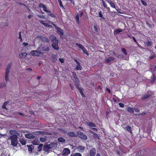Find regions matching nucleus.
Returning <instances> with one entry per match:
<instances>
[{
    "instance_id": "2",
    "label": "nucleus",
    "mask_w": 156,
    "mask_h": 156,
    "mask_svg": "<svg viewBox=\"0 0 156 156\" xmlns=\"http://www.w3.org/2000/svg\"><path fill=\"white\" fill-rule=\"evenodd\" d=\"M50 38L53 42V44H51L52 47L55 50H58L59 49V47L58 45V41L57 39L54 35L51 36Z\"/></svg>"
},
{
    "instance_id": "16",
    "label": "nucleus",
    "mask_w": 156,
    "mask_h": 156,
    "mask_svg": "<svg viewBox=\"0 0 156 156\" xmlns=\"http://www.w3.org/2000/svg\"><path fill=\"white\" fill-rule=\"evenodd\" d=\"M87 125L90 127H95L96 125L95 124L91 122H87Z\"/></svg>"
},
{
    "instance_id": "25",
    "label": "nucleus",
    "mask_w": 156,
    "mask_h": 156,
    "mask_svg": "<svg viewBox=\"0 0 156 156\" xmlns=\"http://www.w3.org/2000/svg\"><path fill=\"white\" fill-rule=\"evenodd\" d=\"M20 141L22 145H25L26 144L25 140L23 138H20Z\"/></svg>"
},
{
    "instance_id": "56",
    "label": "nucleus",
    "mask_w": 156,
    "mask_h": 156,
    "mask_svg": "<svg viewBox=\"0 0 156 156\" xmlns=\"http://www.w3.org/2000/svg\"><path fill=\"white\" fill-rule=\"evenodd\" d=\"M59 60L61 63H63L64 62V59L63 58H59Z\"/></svg>"
},
{
    "instance_id": "31",
    "label": "nucleus",
    "mask_w": 156,
    "mask_h": 156,
    "mask_svg": "<svg viewBox=\"0 0 156 156\" xmlns=\"http://www.w3.org/2000/svg\"><path fill=\"white\" fill-rule=\"evenodd\" d=\"M43 10L46 12L50 13L51 11L50 10H48L47 9V8L46 5H45L43 7Z\"/></svg>"
},
{
    "instance_id": "51",
    "label": "nucleus",
    "mask_w": 156,
    "mask_h": 156,
    "mask_svg": "<svg viewBox=\"0 0 156 156\" xmlns=\"http://www.w3.org/2000/svg\"><path fill=\"white\" fill-rule=\"evenodd\" d=\"M73 75V76L75 78V79H77V76L76 75V74L74 72H72Z\"/></svg>"
},
{
    "instance_id": "21",
    "label": "nucleus",
    "mask_w": 156,
    "mask_h": 156,
    "mask_svg": "<svg viewBox=\"0 0 156 156\" xmlns=\"http://www.w3.org/2000/svg\"><path fill=\"white\" fill-rule=\"evenodd\" d=\"M122 31V30L121 29H117L115 30L114 32V34H117L119 33Z\"/></svg>"
},
{
    "instance_id": "39",
    "label": "nucleus",
    "mask_w": 156,
    "mask_h": 156,
    "mask_svg": "<svg viewBox=\"0 0 156 156\" xmlns=\"http://www.w3.org/2000/svg\"><path fill=\"white\" fill-rule=\"evenodd\" d=\"M142 4L144 6H146L147 5V3L145 2L144 0H140Z\"/></svg>"
},
{
    "instance_id": "11",
    "label": "nucleus",
    "mask_w": 156,
    "mask_h": 156,
    "mask_svg": "<svg viewBox=\"0 0 156 156\" xmlns=\"http://www.w3.org/2000/svg\"><path fill=\"white\" fill-rule=\"evenodd\" d=\"M40 37V40L43 41L47 43L48 42L49 40L48 37L43 36H41Z\"/></svg>"
},
{
    "instance_id": "34",
    "label": "nucleus",
    "mask_w": 156,
    "mask_h": 156,
    "mask_svg": "<svg viewBox=\"0 0 156 156\" xmlns=\"http://www.w3.org/2000/svg\"><path fill=\"white\" fill-rule=\"evenodd\" d=\"M126 129L129 132L132 133V132L131 129V127L129 126H127L126 127Z\"/></svg>"
},
{
    "instance_id": "44",
    "label": "nucleus",
    "mask_w": 156,
    "mask_h": 156,
    "mask_svg": "<svg viewBox=\"0 0 156 156\" xmlns=\"http://www.w3.org/2000/svg\"><path fill=\"white\" fill-rule=\"evenodd\" d=\"M59 130L61 131L62 133L64 134H66L68 133H67V131H66V130L65 129H59Z\"/></svg>"
},
{
    "instance_id": "41",
    "label": "nucleus",
    "mask_w": 156,
    "mask_h": 156,
    "mask_svg": "<svg viewBox=\"0 0 156 156\" xmlns=\"http://www.w3.org/2000/svg\"><path fill=\"white\" fill-rule=\"evenodd\" d=\"M39 141L34 140L32 142V144L34 145H37L39 144Z\"/></svg>"
},
{
    "instance_id": "3",
    "label": "nucleus",
    "mask_w": 156,
    "mask_h": 156,
    "mask_svg": "<svg viewBox=\"0 0 156 156\" xmlns=\"http://www.w3.org/2000/svg\"><path fill=\"white\" fill-rule=\"evenodd\" d=\"M77 135L79 138L82 140H86L87 139V136L83 133L80 131H79L77 132Z\"/></svg>"
},
{
    "instance_id": "60",
    "label": "nucleus",
    "mask_w": 156,
    "mask_h": 156,
    "mask_svg": "<svg viewBox=\"0 0 156 156\" xmlns=\"http://www.w3.org/2000/svg\"><path fill=\"white\" fill-rule=\"evenodd\" d=\"M44 5L42 3H40L39 5V7L40 8H43V7L44 6Z\"/></svg>"
},
{
    "instance_id": "15",
    "label": "nucleus",
    "mask_w": 156,
    "mask_h": 156,
    "mask_svg": "<svg viewBox=\"0 0 156 156\" xmlns=\"http://www.w3.org/2000/svg\"><path fill=\"white\" fill-rule=\"evenodd\" d=\"M27 147L28 148L29 151L30 153H32L33 151V148L34 147L32 145H27Z\"/></svg>"
},
{
    "instance_id": "24",
    "label": "nucleus",
    "mask_w": 156,
    "mask_h": 156,
    "mask_svg": "<svg viewBox=\"0 0 156 156\" xmlns=\"http://www.w3.org/2000/svg\"><path fill=\"white\" fill-rule=\"evenodd\" d=\"M108 2L110 4L111 6L114 8H115V4L111 1H108Z\"/></svg>"
},
{
    "instance_id": "30",
    "label": "nucleus",
    "mask_w": 156,
    "mask_h": 156,
    "mask_svg": "<svg viewBox=\"0 0 156 156\" xmlns=\"http://www.w3.org/2000/svg\"><path fill=\"white\" fill-rule=\"evenodd\" d=\"M98 26L97 25H94V31H95V33H97L98 32Z\"/></svg>"
},
{
    "instance_id": "22",
    "label": "nucleus",
    "mask_w": 156,
    "mask_h": 156,
    "mask_svg": "<svg viewBox=\"0 0 156 156\" xmlns=\"http://www.w3.org/2000/svg\"><path fill=\"white\" fill-rule=\"evenodd\" d=\"M58 141L60 142L64 143L66 141L65 139L62 137H59L58 138Z\"/></svg>"
},
{
    "instance_id": "18",
    "label": "nucleus",
    "mask_w": 156,
    "mask_h": 156,
    "mask_svg": "<svg viewBox=\"0 0 156 156\" xmlns=\"http://www.w3.org/2000/svg\"><path fill=\"white\" fill-rule=\"evenodd\" d=\"M52 60L53 62H55L57 61V55H52Z\"/></svg>"
},
{
    "instance_id": "42",
    "label": "nucleus",
    "mask_w": 156,
    "mask_h": 156,
    "mask_svg": "<svg viewBox=\"0 0 156 156\" xmlns=\"http://www.w3.org/2000/svg\"><path fill=\"white\" fill-rule=\"evenodd\" d=\"M156 79V76L155 77H153L151 78V82L152 83H153L155 81Z\"/></svg>"
},
{
    "instance_id": "1",
    "label": "nucleus",
    "mask_w": 156,
    "mask_h": 156,
    "mask_svg": "<svg viewBox=\"0 0 156 156\" xmlns=\"http://www.w3.org/2000/svg\"><path fill=\"white\" fill-rule=\"evenodd\" d=\"M9 133L11 136L9 137V139L11 140V144L14 147L17 146L18 144L17 139L18 136H19L20 133L16 130H10Z\"/></svg>"
},
{
    "instance_id": "55",
    "label": "nucleus",
    "mask_w": 156,
    "mask_h": 156,
    "mask_svg": "<svg viewBox=\"0 0 156 156\" xmlns=\"http://www.w3.org/2000/svg\"><path fill=\"white\" fill-rule=\"evenodd\" d=\"M102 3L103 5L105 8H107V5L106 4V3H105V2L103 0H102Z\"/></svg>"
},
{
    "instance_id": "20",
    "label": "nucleus",
    "mask_w": 156,
    "mask_h": 156,
    "mask_svg": "<svg viewBox=\"0 0 156 156\" xmlns=\"http://www.w3.org/2000/svg\"><path fill=\"white\" fill-rule=\"evenodd\" d=\"M77 149L80 151H83L85 150V147H84L80 145L77 146Z\"/></svg>"
},
{
    "instance_id": "58",
    "label": "nucleus",
    "mask_w": 156,
    "mask_h": 156,
    "mask_svg": "<svg viewBox=\"0 0 156 156\" xmlns=\"http://www.w3.org/2000/svg\"><path fill=\"white\" fill-rule=\"evenodd\" d=\"M146 24L150 28H151V25L150 24L149 22H148L147 21V22H146Z\"/></svg>"
},
{
    "instance_id": "13",
    "label": "nucleus",
    "mask_w": 156,
    "mask_h": 156,
    "mask_svg": "<svg viewBox=\"0 0 156 156\" xmlns=\"http://www.w3.org/2000/svg\"><path fill=\"white\" fill-rule=\"evenodd\" d=\"M25 136L26 138L28 139H33L34 137V136L31 134L27 133L25 135Z\"/></svg>"
},
{
    "instance_id": "17",
    "label": "nucleus",
    "mask_w": 156,
    "mask_h": 156,
    "mask_svg": "<svg viewBox=\"0 0 156 156\" xmlns=\"http://www.w3.org/2000/svg\"><path fill=\"white\" fill-rule=\"evenodd\" d=\"M115 60V58L114 57H111L107 58L106 59V62L109 63L112 61H113Z\"/></svg>"
},
{
    "instance_id": "26",
    "label": "nucleus",
    "mask_w": 156,
    "mask_h": 156,
    "mask_svg": "<svg viewBox=\"0 0 156 156\" xmlns=\"http://www.w3.org/2000/svg\"><path fill=\"white\" fill-rule=\"evenodd\" d=\"M76 45L82 50L83 48L84 47L83 46L81 45L79 43H77L76 44Z\"/></svg>"
},
{
    "instance_id": "32",
    "label": "nucleus",
    "mask_w": 156,
    "mask_h": 156,
    "mask_svg": "<svg viewBox=\"0 0 156 156\" xmlns=\"http://www.w3.org/2000/svg\"><path fill=\"white\" fill-rule=\"evenodd\" d=\"M70 156H82V155L80 153H76L74 154H72Z\"/></svg>"
},
{
    "instance_id": "5",
    "label": "nucleus",
    "mask_w": 156,
    "mask_h": 156,
    "mask_svg": "<svg viewBox=\"0 0 156 156\" xmlns=\"http://www.w3.org/2000/svg\"><path fill=\"white\" fill-rule=\"evenodd\" d=\"M30 53L33 56H39V55L41 54L43 55V52L40 51H38L36 50L32 51H31Z\"/></svg>"
},
{
    "instance_id": "4",
    "label": "nucleus",
    "mask_w": 156,
    "mask_h": 156,
    "mask_svg": "<svg viewBox=\"0 0 156 156\" xmlns=\"http://www.w3.org/2000/svg\"><path fill=\"white\" fill-rule=\"evenodd\" d=\"M51 24L55 27V28L57 30V33L58 34H59L61 36H62L63 35V31L62 29L60 27H57L55 24H54L53 23H51Z\"/></svg>"
},
{
    "instance_id": "50",
    "label": "nucleus",
    "mask_w": 156,
    "mask_h": 156,
    "mask_svg": "<svg viewBox=\"0 0 156 156\" xmlns=\"http://www.w3.org/2000/svg\"><path fill=\"white\" fill-rule=\"evenodd\" d=\"M134 110L136 112H139L140 111L139 109L136 108H134Z\"/></svg>"
},
{
    "instance_id": "33",
    "label": "nucleus",
    "mask_w": 156,
    "mask_h": 156,
    "mask_svg": "<svg viewBox=\"0 0 156 156\" xmlns=\"http://www.w3.org/2000/svg\"><path fill=\"white\" fill-rule=\"evenodd\" d=\"M39 140L40 141L44 142L46 141V138L44 137H41L40 138Z\"/></svg>"
},
{
    "instance_id": "23",
    "label": "nucleus",
    "mask_w": 156,
    "mask_h": 156,
    "mask_svg": "<svg viewBox=\"0 0 156 156\" xmlns=\"http://www.w3.org/2000/svg\"><path fill=\"white\" fill-rule=\"evenodd\" d=\"M127 110L128 112L132 113H133L134 112V110H133V108L130 107H128L127 108Z\"/></svg>"
},
{
    "instance_id": "9",
    "label": "nucleus",
    "mask_w": 156,
    "mask_h": 156,
    "mask_svg": "<svg viewBox=\"0 0 156 156\" xmlns=\"http://www.w3.org/2000/svg\"><path fill=\"white\" fill-rule=\"evenodd\" d=\"M76 88L80 91V92L82 96L83 97H85V96L83 93V88L81 87H79L77 85L76 86Z\"/></svg>"
},
{
    "instance_id": "45",
    "label": "nucleus",
    "mask_w": 156,
    "mask_h": 156,
    "mask_svg": "<svg viewBox=\"0 0 156 156\" xmlns=\"http://www.w3.org/2000/svg\"><path fill=\"white\" fill-rule=\"evenodd\" d=\"M44 147L45 151H47L48 150L50 149V147L48 145H45Z\"/></svg>"
},
{
    "instance_id": "19",
    "label": "nucleus",
    "mask_w": 156,
    "mask_h": 156,
    "mask_svg": "<svg viewBox=\"0 0 156 156\" xmlns=\"http://www.w3.org/2000/svg\"><path fill=\"white\" fill-rule=\"evenodd\" d=\"M27 55V52L22 53L21 54H20L19 56L21 58H25Z\"/></svg>"
},
{
    "instance_id": "14",
    "label": "nucleus",
    "mask_w": 156,
    "mask_h": 156,
    "mask_svg": "<svg viewBox=\"0 0 156 156\" xmlns=\"http://www.w3.org/2000/svg\"><path fill=\"white\" fill-rule=\"evenodd\" d=\"M12 64V62H10L9 63V64L8 65V66L7 67V68H6L5 72H6V73L7 72V73H9V70L11 68Z\"/></svg>"
},
{
    "instance_id": "62",
    "label": "nucleus",
    "mask_w": 156,
    "mask_h": 156,
    "mask_svg": "<svg viewBox=\"0 0 156 156\" xmlns=\"http://www.w3.org/2000/svg\"><path fill=\"white\" fill-rule=\"evenodd\" d=\"M69 85L71 88V89L72 90H73L74 89L73 87L72 84H71V83H69Z\"/></svg>"
},
{
    "instance_id": "7",
    "label": "nucleus",
    "mask_w": 156,
    "mask_h": 156,
    "mask_svg": "<svg viewBox=\"0 0 156 156\" xmlns=\"http://www.w3.org/2000/svg\"><path fill=\"white\" fill-rule=\"evenodd\" d=\"M74 60L77 63V66L75 68V70H81L82 69V67L80 66V62L76 59H75Z\"/></svg>"
},
{
    "instance_id": "48",
    "label": "nucleus",
    "mask_w": 156,
    "mask_h": 156,
    "mask_svg": "<svg viewBox=\"0 0 156 156\" xmlns=\"http://www.w3.org/2000/svg\"><path fill=\"white\" fill-rule=\"evenodd\" d=\"M21 31L19 32V37H18V38L20 40V42H22V37H21Z\"/></svg>"
},
{
    "instance_id": "38",
    "label": "nucleus",
    "mask_w": 156,
    "mask_h": 156,
    "mask_svg": "<svg viewBox=\"0 0 156 156\" xmlns=\"http://www.w3.org/2000/svg\"><path fill=\"white\" fill-rule=\"evenodd\" d=\"M60 7L62 9H64L61 0H58Z\"/></svg>"
},
{
    "instance_id": "63",
    "label": "nucleus",
    "mask_w": 156,
    "mask_h": 156,
    "mask_svg": "<svg viewBox=\"0 0 156 156\" xmlns=\"http://www.w3.org/2000/svg\"><path fill=\"white\" fill-rule=\"evenodd\" d=\"M106 90L108 92V93H109V94L111 93V90L109 88H108V87H106Z\"/></svg>"
},
{
    "instance_id": "35",
    "label": "nucleus",
    "mask_w": 156,
    "mask_h": 156,
    "mask_svg": "<svg viewBox=\"0 0 156 156\" xmlns=\"http://www.w3.org/2000/svg\"><path fill=\"white\" fill-rule=\"evenodd\" d=\"M121 51L124 55H127V53L126 51L124 48H122L121 49Z\"/></svg>"
},
{
    "instance_id": "6",
    "label": "nucleus",
    "mask_w": 156,
    "mask_h": 156,
    "mask_svg": "<svg viewBox=\"0 0 156 156\" xmlns=\"http://www.w3.org/2000/svg\"><path fill=\"white\" fill-rule=\"evenodd\" d=\"M96 154V150L95 148L92 147L89 151L90 156H95Z\"/></svg>"
},
{
    "instance_id": "40",
    "label": "nucleus",
    "mask_w": 156,
    "mask_h": 156,
    "mask_svg": "<svg viewBox=\"0 0 156 156\" xmlns=\"http://www.w3.org/2000/svg\"><path fill=\"white\" fill-rule=\"evenodd\" d=\"M93 137L94 138L97 139H98L99 138V136H98V134L94 133L93 134Z\"/></svg>"
},
{
    "instance_id": "61",
    "label": "nucleus",
    "mask_w": 156,
    "mask_h": 156,
    "mask_svg": "<svg viewBox=\"0 0 156 156\" xmlns=\"http://www.w3.org/2000/svg\"><path fill=\"white\" fill-rule=\"evenodd\" d=\"M48 133V132H45H45H44V131L41 132V134H45V135H48L47 134V133Z\"/></svg>"
},
{
    "instance_id": "29",
    "label": "nucleus",
    "mask_w": 156,
    "mask_h": 156,
    "mask_svg": "<svg viewBox=\"0 0 156 156\" xmlns=\"http://www.w3.org/2000/svg\"><path fill=\"white\" fill-rule=\"evenodd\" d=\"M150 96V95L149 94H146L144 95L142 98V100H144L148 98Z\"/></svg>"
},
{
    "instance_id": "64",
    "label": "nucleus",
    "mask_w": 156,
    "mask_h": 156,
    "mask_svg": "<svg viewBox=\"0 0 156 156\" xmlns=\"http://www.w3.org/2000/svg\"><path fill=\"white\" fill-rule=\"evenodd\" d=\"M155 55H152L150 57V59H152L153 58H155Z\"/></svg>"
},
{
    "instance_id": "54",
    "label": "nucleus",
    "mask_w": 156,
    "mask_h": 156,
    "mask_svg": "<svg viewBox=\"0 0 156 156\" xmlns=\"http://www.w3.org/2000/svg\"><path fill=\"white\" fill-rule=\"evenodd\" d=\"M117 57L119 58H122L124 57V55H118Z\"/></svg>"
},
{
    "instance_id": "8",
    "label": "nucleus",
    "mask_w": 156,
    "mask_h": 156,
    "mask_svg": "<svg viewBox=\"0 0 156 156\" xmlns=\"http://www.w3.org/2000/svg\"><path fill=\"white\" fill-rule=\"evenodd\" d=\"M39 50L42 51H48L50 49L49 47L47 46L44 45L41 47V48H38V50Z\"/></svg>"
},
{
    "instance_id": "49",
    "label": "nucleus",
    "mask_w": 156,
    "mask_h": 156,
    "mask_svg": "<svg viewBox=\"0 0 156 156\" xmlns=\"http://www.w3.org/2000/svg\"><path fill=\"white\" fill-rule=\"evenodd\" d=\"M37 16L41 18L44 19L45 18V17L43 15H38Z\"/></svg>"
},
{
    "instance_id": "46",
    "label": "nucleus",
    "mask_w": 156,
    "mask_h": 156,
    "mask_svg": "<svg viewBox=\"0 0 156 156\" xmlns=\"http://www.w3.org/2000/svg\"><path fill=\"white\" fill-rule=\"evenodd\" d=\"M48 14L52 18H55V15L53 13H51V12L50 13Z\"/></svg>"
},
{
    "instance_id": "52",
    "label": "nucleus",
    "mask_w": 156,
    "mask_h": 156,
    "mask_svg": "<svg viewBox=\"0 0 156 156\" xmlns=\"http://www.w3.org/2000/svg\"><path fill=\"white\" fill-rule=\"evenodd\" d=\"M43 146V145L42 144H41L39 145L38 146V148L39 150H41V149Z\"/></svg>"
},
{
    "instance_id": "28",
    "label": "nucleus",
    "mask_w": 156,
    "mask_h": 156,
    "mask_svg": "<svg viewBox=\"0 0 156 156\" xmlns=\"http://www.w3.org/2000/svg\"><path fill=\"white\" fill-rule=\"evenodd\" d=\"M9 103V101H6V102H4L2 105V108L3 109H7V108H6V105Z\"/></svg>"
},
{
    "instance_id": "59",
    "label": "nucleus",
    "mask_w": 156,
    "mask_h": 156,
    "mask_svg": "<svg viewBox=\"0 0 156 156\" xmlns=\"http://www.w3.org/2000/svg\"><path fill=\"white\" fill-rule=\"evenodd\" d=\"M74 83L76 87V86L78 85L79 87H79V84H78V82L77 81H76L74 82Z\"/></svg>"
},
{
    "instance_id": "10",
    "label": "nucleus",
    "mask_w": 156,
    "mask_h": 156,
    "mask_svg": "<svg viewBox=\"0 0 156 156\" xmlns=\"http://www.w3.org/2000/svg\"><path fill=\"white\" fill-rule=\"evenodd\" d=\"M70 153V150L67 148H65L63 149V154L64 155H67Z\"/></svg>"
},
{
    "instance_id": "37",
    "label": "nucleus",
    "mask_w": 156,
    "mask_h": 156,
    "mask_svg": "<svg viewBox=\"0 0 156 156\" xmlns=\"http://www.w3.org/2000/svg\"><path fill=\"white\" fill-rule=\"evenodd\" d=\"M9 73L5 72V80L7 81L8 80Z\"/></svg>"
},
{
    "instance_id": "47",
    "label": "nucleus",
    "mask_w": 156,
    "mask_h": 156,
    "mask_svg": "<svg viewBox=\"0 0 156 156\" xmlns=\"http://www.w3.org/2000/svg\"><path fill=\"white\" fill-rule=\"evenodd\" d=\"M42 24L46 27H49L51 26L49 24L45 23H42Z\"/></svg>"
},
{
    "instance_id": "53",
    "label": "nucleus",
    "mask_w": 156,
    "mask_h": 156,
    "mask_svg": "<svg viewBox=\"0 0 156 156\" xmlns=\"http://www.w3.org/2000/svg\"><path fill=\"white\" fill-rule=\"evenodd\" d=\"M98 14L99 15V16L101 18L103 17V15L102 14V12L101 11H100L98 12Z\"/></svg>"
},
{
    "instance_id": "43",
    "label": "nucleus",
    "mask_w": 156,
    "mask_h": 156,
    "mask_svg": "<svg viewBox=\"0 0 156 156\" xmlns=\"http://www.w3.org/2000/svg\"><path fill=\"white\" fill-rule=\"evenodd\" d=\"M146 44L147 46H151L152 44L151 42V41H147L146 42Z\"/></svg>"
},
{
    "instance_id": "57",
    "label": "nucleus",
    "mask_w": 156,
    "mask_h": 156,
    "mask_svg": "<svg viewBox=\"0 0 156 156\" xmlns=\"http://www.w3.org/2000/svg\"><path fill=\"white\" fill-rule=\"evenodd\" d=\"M119 106L121 108H123L124 107V104L121 103H120L119 104Z\"/></svg>"
},
{
    "instance_id": "27",
    "label": "nucleus",
    "mask_w": 156,
    "mask_h": 156,
    "mask_svg": "<svg viewBox=\"0 0 156 156\" xmlns=\"http://www.w3.org/2000/svg\"><path fill=\"white\" fill-rule=\"evenodd\" d=\"M75 19L76 22L78 23H79L80 22V15L78 14L76 15Z\"/></svg>"
},
{
    "instance_id": "36",
    "label": "nucleus",
    "mask_w": 156,
    "mask_h": 156,
    "mask_svg": "<svg viewBox=\"0 0 156 156\" xmlns=\"http://www.w3.org/2000/svg\"><path fill=\"white\" fill-rule=\"evenodd\" d=\"M82 50V51H83V52L85 54H86L87 55H89L88 53L87 52V50H86V48L85 47H84L83 48V49Z\"/></svg>"
},
{
    "instance_id": "12",
    "label": "nucleus",
    "mask_w": 156,
    "mask_h": 156,
    "mask_svg": "<svg viewBox=\"0 0 156 156\" xmlns=\"http://www.w3.org/2000/svg\"><path fill=\"white\" fill-rule=\"evenodd\" d=\"M67 135L68 136L71 137H76L77 136V134H75L73 132H69L67 133Z\"/></svg>"
}]
</instances>
